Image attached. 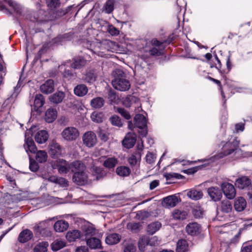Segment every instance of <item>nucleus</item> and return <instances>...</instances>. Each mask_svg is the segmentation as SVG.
<instances>
[{
  "label": "nucleus",
  "instance_id": "f257e3e1",
  "mask_svg": "<svg viewBox=\"0 0 252 252\" xmlns=\"http://www.w3.org/2000/svg\"><path fill=\"white\" fill-rule=\"evenodd\" d=\"M239 144V141L235 138L232 139L228 142H221L220 143V146L222 147L221 152L212 157L210 160L211 162H214L227 156L231 155L234 156L240 151Z\"/></svg>",
  "mask_w": 252,
  "mask_h": 252
},
{
  "label": "nucleus",
  "instance_id": "f03ea898",
  "mask_svg": "<svg viewBox=\"0 0 252 252\" xmlns=\"http://www.w3.org/2000/svg\"><path fill=\"white\" fill-rule=\"evenodd\" d=\"M114 79L112 81L113 87L120 91H126L129 89L130 84L126 78V74L119 69H116L113 72Z\"/></svg>",
  "mask_w": 252,
  "mask_h": 252
},
{
  "label": "nucleus",
  "instance_id": "7ed1b4c3",
  "mask_svg": "<svg viewBox=\"0 0 252 252\" xmlns=\"http://www.w3.org/2000/svg\"><path fill=\"white\" fill-rule=\"evenodd\" d=\"M61 135L65 141H73L79 137V132L76 128L73 126H68L63 130Z\"/></svg>",
  "mask_w": 252,
  "mask_h": 252
},
{
  "label": "nucleus",
  "instance_id": "20e7f679",
  "mask_svg": "<svg viewBox=\"0 0 252 252\" xmlns=\"http://www.w3.org/2000/svg\"><path fill=\"white\" fill-rule=\"evenodd\" d=\"M35 127V126L31 127V128L27 130L25 133V143L24 145V147L28 154L29 152L35 153L37 151V148L32 139L30 136L28 137L30 134H32V129Z\"/></svg>",
  "mask_w": 252,
  "mask_h": 252
},
{
  "label": "nucleus",
  "instance_id": "39448f33",
  "mask_svg": "<svg viewBox=\"0 0 252 252\" xmlns=\"http://www.w3.org/2000/svg\"><path fill=\"white\" fill-rule=\"evenodd\" d=\"M103 233L101 232L95 236L87 238L86 240L87 246L93 250L100 249L102 248L101 239L103 236Z\"/></svg>",
  "mask_w": 252,
  "mask_h": 252
},
{
  "label": "nucleus",
  "instance_id": "423d86ee",
  "mask_svg": "<svg viewBox=\"0 0 252 252\" xmlns=\"http://www.w3.org/2000/svg\"><path fill=\"white\" fill-rule=\"evenodd\" d=\"M53 169H58L60 174H66L70 171V164L63 159H57L51 163Z\"/></svg>",
  "mask_w": 252,
  "mask_h": 252
},
{
  "label": "nucleus",
  "instance_id": "0eeeda50",
  "mask_svg": "<svg viewBox=\"0 0 252 252\" xmlns=\"http://www.w3.org/2000/svg\"><path fill=\"white\" fill-rule=\"evenodd\" d=\"M83 144L89 148L94 147L97 142V138L95 134L89 131L85 132L82 137Z\"/></svg>",
  "mask_w": 252,
  "mask_h": 252
},
{
  "label": "nucleus",
  "instance_id": "6e6552de",
  "mask_svg": "<svg viewBox=\"0 0 252 252\" xmlns=\"http://www.w3.org/2000/svg\"><path fill=\"white\" fill-rule=\"evenodd\" d=\"M48 152L52 158L56 159L62 155V149L59 143L52 141L49 145Z\"/></svg>",
  "mask_w": 252,
  "mask_h": 252
},
{
  "label": "nucleus",
  "instance_id": "1a4fd4ad",
  "mask_svg": "<svg viewBox=\"0 0 252 252\" xmlns=\"http://www.w3.org/2000/svg\"><path fill=\"white\" fill-rule=\"evenodd\" d=\"M221 189L224 195L229 199H233L236 195V190L234 186L229 183H223L221 184Z\"/></svg>",
  "mask_w": 252,
  "mask_h": 252
},
{
  "label": "nucleus",
  "instance_id": "9d476101",
  "mask_svg": "<svg viewBox=\"0 0 252 252\" xmlns=\"http://www.w3.org/2000/svg\"><path fill=\"white\" fill-rule=\"evenodd\" d=\"M186 230L188 234L195 236L201 232V227L197 222H190L186 226Z\"/></svg>",
  "mask_w": 252,
  "mask_h": 252
},
{
  "label": "nucleus",
  "instance_id": "9b49d317",
  "mask_svg": "<svg viewBox=\"0 0 252 252\" xmlns=\"http://www.w3.org/2000/svg\"><path fill=\"white\" fill-rule=\"evenodd\" d=\"M151 44L154 47L151 49L149 53L152 56H159L161 54L163 48L162 43L156 39H153L151 41Z\"/></svg>",
  "mask_w": 252,
  "mask_h": 252
},
{
  "label": "nucleus",
  "instance_id": "f8f14e48",
  "mask_svg": "<svg viewBox=\"0 0 252 252\" xmlns=\"http://www.w3.org/2000/svg\"><path fill=\"white\" fill-rule=\"evenodd\" d=\"M88 178V177L86 173L83 171L74 174L72 180L77 185H83L87 183Z\"/></svg>",
  "mask_w": 252,
  "mask_h": 252
},
{
  "label": "nucleus",
  "instance_id": "ddd939ff",
  "mask_svg": "<svg viewBox=\"0 0 252 252\" xmlns=\"http://www.w3.org/2000/svg\"><path fill=\"white\" fill-rule=\"evenodd\" d=\"M83 234L85 237L86 240L87 238L95 236L101 231L96 229L92 224L85 225L82 229Z\"/></svg>",
  "mask_w": 252,
  "mask_h": 252
},
{
  "label": "nucleus",
  "instance_id": "4468645a",
  "mask_svg": "<svg viewBox=\"0 0 252 252\" xmlns=\"http://www.w3.org/2000/svg\"><path fill=\"white\" fill-rule=\"evenodd\" d=\"M136 141V134L133 132H128L123 141V145L127 149L131 148L134 145Z\"/></svg>",
  "mask_w": 252,
  "mask_h": 252
},
{
  "label": "nucleus",
  "instance_id": "2eb2a0df",
  "mask_svg": "<svg viewBox=\"0 0 252 252\" xmlns=\"http://www.w3.org/2000/svg\"><path fill=\"white\" fill-rule=\"evenodd\" d=\"M208 195L214 201H218L222 197L221 190L218 187H211L207 190Z\"/></svg>",
  "mask_w": 252,
  "mask_h": 252
},
{
  "label": "nucleus",
  "instance_id": "dca6fc26",
  "mask_svg": "<svg viewBox=\"0 0 252 252\" xmlns=\"http://www.w3.org/2000/svg\"><path fill=\"white\" fill-rule=\"evenodd\" d=\"M179 202L178 198L175 195H172L164 198L162 201V205L166 208L175 207Z\"/></svg>",
  "mask_w": 252,
  "mask_h": 252
},
{
  "label": "nucleus",
  "instance_id": "f3484780",
  "mask_svg": "<svg viewBox=\"0 0 252 252\" xmlns=\"http://www.w3.org/2000/svg\"><path fill=\"white\" fill-rule=\"evenodd\" d=\"M5 2L7 3L8 5L10 7V10L11 11H9L6 8L5 6L0 2V10L3 11L5 10L7 12L9 13H11L12 12H19V6L18 4L12 0H3Z\"/></svg>",
  "mask_w": 252,
  "mask_h": 252
},
{
  "label": "nucleus",
  "instance_id": "a211bd4d",
  "mask_svg": "<svg viewBox=\"0 0 252 252\" xmlns=\"http://www.w3.org/2000/svg\"><path fill=\"white\" fill-rule=\"evenodd\" d=\"M252 183L251 179L247 176H242L236 180L235 185L239 189H243Z\"/></svg>",
  "mask_w": 252,
  "mask_h": 252
},
{
  "label": "nucleus",
  "instance_id": "6ab92c4d",
  "mask_svg": "<svg viewBox=\"0 0 252 252\" xmlns=\"http://www.w3.org/2000/svg\"><path fill=\"white\" fill-rule=\"evenodd\" d=\"M49 221L50 220H45L40 222L34 226V230L40 234H43L50 226Z\"/></svg>",
  "mask_w": 252,
  "mask_h": 252
},
{
  "label": "nucleus",
  "instance_id": "aec40b11",
  "mask_svg": "<svg viewBox=\"0 0 252 252\" xmlns=\"http://www.w3.org/2000/svg\"><path fill=\"white\" fill-rule=\"evenodd\" d=\"M54 90V81L52 79L47 80L45 83L40 86L41 91L44 94H49L53 92Z\"/></svg>",
  "mask_w": 252,
  "mask_h": 252
},
{
  "label": "nucleus",
  "instance_id": "412c9836",
  "mask_svg": "<svg viewBox=\"0 0 252 252\" xmlns=\"http://www.w3.org/2000/svg\"><path fill=\"white\" fill-rule=\"evenodd\" d=\"M247 206V202L246 200L242 197H238L236 198L234 201V207L237 212H241L243 211Z\"/></svg>",
  "mask_w": 252,
  "mask_h": 252
},
{
  "label": "nucleus",
  "instance_id": "4be33fe9",
  "mask_svg": "<svg viewBox=\"0 0 252 252\" xmlns=\"http://www.w3.org/2000/svg\"><path fill=\"white\" fill-rule=\"evenodd\" d=\"M85 167L80 161H75L70 163V171L75 174L79 172L84 171Z\"/></svg>",
  "mask_w": 252,
  "mask_h": 252
},
{
  "label": "nucleus",
  "instance_id": "5701e85b",
  "mask_svg": "<svg viewBox=\"0 0 252 252\" xmlns=\"http://www.w3.org/2000/svg\"><path fill=\"white\" fill-rule=\"evenodd\" d=\"M134 121L135 126L138 128H144L147 126V120L145 116L142 114L136 115Z\"/></svg>",
  "mask_w": 252,
  "mask_h": 252
},
{
  "label": "nucleus",
  "instance_id": "b1692460",
  "mask_svg": "<svg viewBox=\"0 0 252 252\" xmlns=\"http://www.w3.org/2000/svg\"><path fill=\"white\" fill-rule=\"evenodd\" d=\"M32 236V232L26 229L20 232L18 236V240L21 243H25L31 239Z\"/></svg>",
  "mask_w": 252,
  "mask_h": 252
},
{
  "label": "nucleus",
  "instance_id": "393cba45",
  "mask_svg": "<svg viewBox=\"0 0 252 252\" xmlns=\"http://www.w3.org/2000/svg\"><path fill=\"white\" fill-rule=\"evenodd\" d=\"M68 226V222L63 220H58L54 225L55 231L58 232H63L65 231Z\"/></svg>",
  "mask_w": 252,
  "mask_h": 252
},
{
  "label": "nucleus",
  "instance_id": "a878e982",
  "mask_svg": "<svg viewBox=\"0 0 252 252\" xmlns=\"http://www.w3.org/2000/svg\"><path fill=\"white\" fill-rule=\"evenodd\" d=\"M115 45V42L107 39L103 40L98 43V46L101 50L107 51H111Z\"/></svg>",
  "mask_w": 252,
  "mask_h": 252
},
{
  "label": "nucleus",
  "instance_id": "bb28decb",
  "mask_svg": "<svg viewBox=\"0 0 252 252\" xmlns=\"http://www.w3.org/2000/svg\"><path fill=\"white\" fill-rule=\"evenodd\" d=\"M48 138V134L46 130H42L38 131L35 135V141L39 144L45 143Z\"/></svg>",
  "mask_w": 252,
  "mask_h": 252
},
{
  "label": "nucleus",
  "instance_id": "cd10ccee",
  "mask_svg": "<svg viewBox=\"0 0 252 252\" xmlns=\"http://www.w3.org/2000/svg\"><path fill=\"white\" fill-rule=\"evenodd\" d=\"M121 239V236L117 233H112L108 235L105 238L106 244L110 245L118 243Z\"/></svg>",
  "mask_w": 252,
  "mask_h": 252
},
{
  "label": "nucleus",
  "instance_id": "c85d7f7f",
  "mask_svg": "<svg viewBox=\"0 0 252 252\" xmlns=\"http://www.w3.org/2000/svg\"><path fill=\"white\" fill-rule=\"evenodd\" d=\"M57 117V112L56 109L49 108L45 113V119L49 123H52Z\"/></svg>",
  "mask_w": 252,
  "mask_h": 252
},
{
  "label": "nucleus",
  "instance_id": "c756f323",
  "mask_svg": "<svg viewBox=\"0 0 252 252\" xmlns=\"http://www.w3.org/2000/svg\"><path fill=\"white\" fill-rule=\"evenodd\" d=\"M81 237V233L78 230L69 231L66 234V238L70 242L75 241L76 239L80 238Z\"/></svg>",
  "mask_w": 252,
  "mask_h": 252
},
{
  "label": "nucleus",
  "instance_id": "7c9ffc66",
  "mask_svg": "<svg viewBox=\"0 0 252 252\" xmlns=\"http://www.w3.org/2000/svg\"><path fill=\"white\" fill-rule=\"evenodd\" d=\"M88 92L87 87L84 84L77 85L74 89V93L75 95L78 96L85 95Z\"/></svg>",
  "mask_w": 252,
  "mask_h": 252
},
{
  "label": "nucleus",
  "instance_id": "2f4dec72",
  "mask_svg": "<svg viewBox=\"0 0 252 252\" xmlns=\"http://www.w3.org/2000/svg\"><path fill=\"white\" fill-rule=\"evenodd\" d=\"M149 245L148 236L143 235L140 237L138 242L139 250L141 252H144L146 250V247Z\"/></svg>",
  "mask_w": 252,
  "mask_h": 252
},
{
  "label": "nucleus",
  "instance_id": "473e14b6",
  "mask_svg": "<svg viewBox=\"0 0 252 252\" xmlns=\"http://www.w3.org/2000/svg\"><path fill=\"white\" fill-rule=\"evenodd\" d=\"M189 251V244L185 239L179 240L176 246V252H187Z\"/></svg>",
  "mask_w": 252,
  "mask_h": 252
},
{
  "label": "nucleus",
  "instance_id": "72a5a7b5",
  "mask_svg": "<svg viewBox=\"0 0 252 252\" xmlns=\"http://www.w3.org/2000/svg\"><path fill=\"white\" fill-rule=\"evenodd\" d=\"M65 97V94L63 92H58L53 95H51L49 97V99L51 102L54 103H61Z\"/></svg>",
  "mask_w": 252,
  "mask_h": 252
},
{
  "label": "nucleus",
  "instance_id": "f704fd0d",
  "mask_svg": "<svg viewBox=\"0 0 252 252\" xmlns=\"http://www.w3.org/2000/svg\"><path fill=\"white\" fill-rule=\"evenodd\" d=\"M44 104V99L41 94H36L34 100L33 109L35 111H38Z\"/></svg>",
  "mask_w": 252,
  "mask_h": 252
},
{
  "label": "nucleus",
  "instance_id": "c9c22d12",
  "mask_svg": "<svg viewBox=\"0 0 252 252\" xmlns=\"http://www.w3.org/2000/svg\"><path fill=\"white\" fill-rule=\"evenodd\" d=\"M66 246V242L62 239H58L54 240L51 245L52 250L56 252L64 248Z\"/></svg>",
  "mask_w": 252,
  "mask_h": 252
},
{
  "label": "nucleus",
  "instance_id": "e433bc0d",
  "mask_svg": "<svg viewBox=\"0 0 252 252\" xmlns=\"http://www.w3.org/2000/svg\"><path fill=\"white\" fill-rule=\"evenodd\" d=\"M188 214L184 210L175 209L172 212V217L175 220H183L186 218Z\"/></svg>",
  "mask_w": 252,
  "mask_h": 252
},
{
  "label": "nucleus",
  "instance_id": "4c0bfd02",
  "mask_svg": "<svg viewBox=\"0 0 252 252\" xmlns=\"http://www.w3.org/2000/svg\"><path fill=\"white\" fill-rule=\"evenodd\" d=\"M187 196L192 200H197L202 197L203 193L200 190L191 189L187 192Z\"/></svg>",
  "mask_w": 252,
  "mask_h": 252
},
{
  "label": "nucleus",
  "instance_id": "58836bf2",
  "mask_svg": "<svg viewBox=\"0 0 252 252\" xmlns=\"http://www.w3.org/2000/svg\"><path fill=\"white\" fill-rule=\"evenodd\" d=\"M220 210L223 213H228L231 212L232 210V206L231 202L227 200H224L221 201L220 206Z\"/></svg>",
  "mask_w": 252,
  "mask_h": 252
},
{
  "label": "nucleus",
  "instance_id": "ea45409f",
  "mask_svg": "<svg viewBox=\"0 0 252 252\" xmlns=\"http://www.w3.org/2000/svg\"><path fill=\"white\" fill-rule=\"evenodd\" d=\"M161 226V223L156 221L149 224L147 226V232L149 234L153 235L158 231Z\"/></svg>",
  "mask_w": 252,
  "mask_h": 252
},
{
  "label": "nucleus",
  "instance_id": "a19ab883",
  "mask_svg": "<svg viewBox=\"0 0 252 252\" xmlns=\"http://www.w3.org/2000/svg\"><path fill=\"white\" fill-rule=\"evenodd\" d=\"M90 104L91 106L94 108H100L104 105V100L102 97H96L92 99Z\"/></svg>",
  "mask_w": 252,
  "mask_h": 252
},
{
  "label": "nucleus",
  "instance_id": "79ce46f5",
  "mask_svg": "<svg viewBox=\"0 0 252 252\" xmlns=\"http://www.w3.org/2000/svg\"><path fill=\"white\" fill-rule=\"evenodd\" d=\"M35 159L39 163H44L47 161L48 155L46 151L39 150L36 152Z\"/></svg>",
  "mask_w": 252,
  "mask_h": 252
},
{
  "label": "nucleus",
  "instance_id": "37998d69",
  "mask_svg": "<svg viewBox=\"0 0 252 252\" xmlns=\"http://www.w3.org/2000/svg\"><path fill=\"white\" fill-rule=\"evenodd\" d=\"M31 20L33 22H39L45 21V12L42 10H40L38 12L34 13L33 18H31Z\"/></svg>",
  "mask_w": 252,
  "mask_h": 252
},
{
  "label": "nucleus",
  "instance_id": "c03bdc74",
  "mask_svg": "<svg viewBox=\"0 0 252 252\" xmlns=\"http://www.w3.org/2000/svg\"><path fill=\"white\" fill-rule=\"evenodd\" d=\"M86 60L81 57H78L74 59V62L71 66L74 69H79L86 64Z\"/></svg>",
  "mask_w": 252,
  "mask_h": 252
},
{
  "label": "nucleus",
  "instance_id": "a18cd8bd",
  "mask_svg": "<svg viewBox=\"0 0 252 252\" xmlns=\"http://www.w3.org/2000/svg\"><path fill=\"white\" fill-rule=\"evenodd\" d=\"M96 77V74L94 70H90L87 72L84 79L86 82L92 84L95 81Z\"/></svg>",
  "mask_w": 252,
  "mask_h": 252
},
{
  "label": "nucleus",
  "instance_id": "49530a36",
  "mask_svg": "<svg viewBox=\"0 0 252 252\" xmlns=\"http://www.w3.org/2000/svg\"><path fill=\"white\" fill-rule=\"evenodd\" d=\"M130 169L125 166H121L118 167L116 169V173L120 176L126 177L128 176L130 173Z\"/></svg>",
  "mask_w": 252,
  "mask_h": 252
},
{
  "label": "nucleus",
  "instance_id": "de8ad7c7",
  "mask_svg": "<svg viewBox=\"0 0 252 252\" xmlns=\"http://www.w3.org/2000/svg\"><path fill=\"white\" fill-rule=\"evenodd\" d=\"M92 120L97 123H100L103 122L104 119V115L101 112H94L91 116Z\"/></svg>",
  "mask_w": 252,
  "mask_h": 252
},
{
  "label": "nucleus",
  "instance_id": "09e8293b",
  "mask_svg": "<svg viewBox=\"0 0 252 252\" xmlns=\"http://www.w3.org/2000/svg\"><path fill=\"white\" fill-rule=\"evenodd\" d=\"M114 0H107L103 6V11L107 14L111 13L114 10Z\"/></svg>",
  "mask_w": 252,
  "mask_h": 252
},
{
  "label": "nucleus",
  "instance_id": "8fccbe9b",
  "mask_svg": "<svg viewBox=\"0 0 252 252\" xmlns=\"http://www.w3.org/2000/svg\"><path fill=\"white\" fill-rule=\"evenodd\" d=\"M48 243L47 242H42L37 244L33 249L34 252H46Z\"/></svg>",
  "mask_w": 252,
  "mask_h": 252
},
{
  "label": "nucleus",
  "instance_id": "3c124183",
  "mask_svg": "<svg viewBox=\"0 0 252 252\" xmlns=\"http://www.w3.org/2000/svg\"><path fill=\"white\" fill-rule=\"evenodd\" d=\"M118 163V160L115 158H109L103 163V165L108 168H114Z\"/></svg>",
  "mask_w": 252,
  "mask_h": 252
},
{
  "label": "nucleus",
  "instance_id": "603ef678",
  "mask_svg": "<svg viewBox=\"0 0 252 252\" xmlns=\"http://www.w3.org/2000/svg\"><path fill=\"white\" fill-rule=\"evenodd\" d=\"M136 247L135 243L131 241L126 242L124 244V252H135Z\"/></svg>",
  "mask_w": 252,
  "mask_h": 252
},
{
  "label": "nucleus",
  "instance_id": "864d4df0",
  "mask_svg": "<svg viewBox=\"0 0 252 252\" xmlns=\"http://www.w3.org/2000/svg\"><path fill=\"white\" fill-rule=\"evenodd\" d=\"M140 158V154L139 153H136L134 155H131L128 159V161L131 166L137 165L138 160Z\"/></svg>",
  "mask_w": 252,
  "mask_h": 252
},
{
  "label": "nucleus",
  "instance_id": "5fc2aeb1",
  "mask_svg": "<svg viewBox=\"0 0 252 252\" xmlns=\"http://www.w3.org/2000/svg\"><path fill=\"white\" fill-rule=\"evenodd\" d=\"M110 121L113 126L121 127L123 125L121 119L117 115H114L111 117Z\"/></svg>",
  "mask_w": 252,
  "mask_h": 252
},
{
  "label": "nucleus",
  "instance_id": "6e6d98bb",
  "mask_svg": "<svg viewBox=\"0 0 252 252\" xmlns=\"http://www.w3.org/2000/svg\"><path fill=\"white\" fill-rule=\"evenodd\" d=\"M46 3L50 8H56L60 5V0H46Z\"/></svg>",
  "mask_w": 252,
  "mask_h": 252
},
{
  "label": "nucleus",
  "instance_id": "4d7b16f0",
  "mask_svg": "<svg viewBox=\"0 0 252 252\" xmlns=\"http://www.w3.org/2000/svg\"><path fill=\"white\" fill-rule=\"evenodd\" d=\"M107 31L112 35H118L119 34V31L112 25H109L107 26Z\"/></svg>",
  "mask_w": 252,
  "mask_h": 252
},
{
  "label": "nucleus",
  "instance_id": "13d9d810",
  "mask_svg": "<svg viewBox=\"0 0 252 252\" xmlns=\"http://www.w3.org/2000/svg\"><path fill=\"white\" fill-rule=\"evenodd\" d=\"M149 244L151 246H156L160 244V240L157 236L148 237Z\"/></svg>",
  "mask_w": 252,
  "mask_h": 252
},
{
  "label": "nucleus",
  "instance_id": "bf43d9fd",
  "mask_svg": "<svg viewBox=\"0 0 252 252\" xmlns=\"http://www.w3.org/2000/svg\"><path fill=\"white\" fill-rule=\"evenodd\" d=\"M117 111L126 119L129 120L131 117L128 112L123 108H118Z\"/></svg>",
  "mask_w": 252,
  "mask_h": 252
},
{
  "label": "nucleus",
  "instance_id": "052dcab7",
  "mask_svg": "<svg viewBox=\"0 0 252 252\" xmlns=\"http://www.w3.org/2000/svg\"><path fill=\"white\" fill-rule=\"evenodd\" d=\"M140 226L139 223H129L127 224V227L128 229L132 231H137Z\"/></svg>",
  "mask_w": 252,
  "mask_h": 252
},
{
  "label": "nucleus",
  "instance_id": "680f3d73",
  "mask_svg": "<svg viewBox=\"0 0 252 252\" xmlns=\"http://www.w3.org/2000/svg\"><path fill=\"white\" fill-rule=\"evenodd\" d=\"M155 155L151 153H147L146 157V160L147 163L149 164L153 163L155 161Z\"/></svg>",
  "mask_w": 252,
  "mask_h": 252
},
{
  "label": "nucleus",
  "instance_id": "e2e57ef3",
  "mask_svg": "<svg viewBox=\"0 0 252 252\" xmlns=\"http://www.w3.org/2000/svg\"><path fill=\"white\" fill-rule=\"evenodd\" d=\"M30 169L32 171H36L37 169H38V165L36 162L35 161H30Z\"/></svg>",
  "mask_w": 252,
  "mask_h": 252
},
{
  "label": "nucleus",
  "instance_id": "0e129e2a",
  "mask_svg": "<svg viewBox=\"0 0 252 252\" xmlns=\"http://www.w3.org/2000/svg\"><path fill=\"white\" fill-rule=\"evenodd\" d=\"M241 252H252V245H243L241 248Z\"/></svg>",
  "mask_w": 252,
  "mask_h": 252
},
{
  "label": "nucleus",
  "instance_id": "69168bd1",
  "mask_svg": "<svg viewBox=\"0 0 252 252\" xmlns=\"http://www.w3.org/2000/svg\"><path fill=\"white\" fill-rule=\"evenodd\" d=\"M135 99L136 98H135L134 97L130 96L126 99V100L124 101V104L126 107H130L131 105V103L129 104V102L134 101Z\"/></svg>",
  "mask_w": 252,
  "mask_h": 252
},
{
  "label": "nucleus",
  "instance_id": "338daca9",
  "mask_svg": "<svg viewBox=\"0 0 252 252\" xmlns=\"http://www.w3.org/2000/svg\"><path fill=\"white\" fill-rule=\"evenodd\" d=\"M139 130L138 131L139 135L142 137H145L147 135V130L146 127L144 128H138Z\"/></svg>",
  "mask_w": 252,
  "mask_h": 252
},
{
  "label": "nucleus",
  "instance_id": "774afa93",
  "mask_svg": "<svg viewBox=\"0 0 252 252\" xmlns=\"http://www.w3.org/2000/svg\"><path fill=\"white\" fill-rule=\"evenodd\" d=\"M75 252H89V250L86 246H80L76 249Z\"/></svg>",
  "mask_w": 252,
  "mask_h": 252
}]
</instances>
